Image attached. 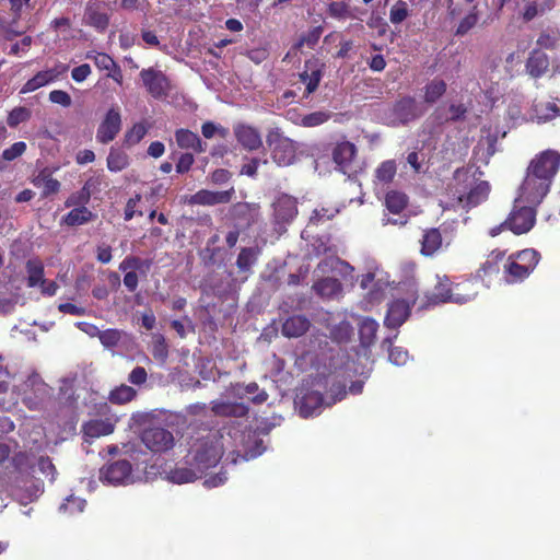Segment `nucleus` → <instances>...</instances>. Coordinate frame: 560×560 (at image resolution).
Wrapping results in <instances>:
<instances>
[{
	"label": "nucleus",
	"mask_w": 560,
	"mask_h": 560,
	"mask_svg": "<svg viewBox=\"0 0 560 560\" xmlns=\"http://www.w3.org/2000/svg\"><path fill=\"white\" fill-rule=\"evenodd\" d=\"M312 386L300 399L299 412L303 418L318 415L324 407H331L347 396L346 384L330 376H316Z\"/></svg>",
	"instance_id": "f257e3e1"
},
{
	"label": "nucleus",
	"mask_w": 560,
	"mask_h": 560,
	"mask_svg": "<svg viewBox=\"0 0 560 560\" xmlns=\"http://www.w3.org/2000/svg\"><path fill=\"white\" fill-rule=\"evenodd\" d=\"M222 436L218 433H210L198 439L187 455L186 463L196 467L201 475L208 469L217 466L223 455Z\"/></svg>",
	"instance_id": "f03ea898"
},
{
	"label": "nucleus",
	"mask_w": 560,
	"mask_h": 560,
	"mask_svg": "<svg viewBox=\"0 0 560 560\" xmlns=\"http://www.w3.org/2000/svg\"><path fill=\"white\" fill-rule=\"evenodd\" d=\"M540 254L534 248H526L509 256L504 264L505 279L509 283L526 279L537 267Z\"/></svg>",
	"instance_id": "7ed1b4c3"
},
{
	"label": "nucleus",
	"mask_w": 560,
	"mask_h": 560,
	"mask_svg": "<svg viewBox=\"0 0 560 560\" xmlns=\"http://www.w3.org/2000/svg\"><path fill=\"white\" fill-rule=\"evenodd\" d=\"M266 143L270 150L271 159L278 166H289L296 160V143L284 136L283 131L276 127L268 130Z\"/></svg>",
	"instance_id": "20e7f679"
},
{
	"label": "nucleus",
	"mask_w": 560,
	"mask_h": 560,
	"mask_svg": "<svg viewBox=\"0 0 560 560\" xmlns=\"http://www.w3.org/2000/svg\"><path fill=\"white\" fill-rule=\"evenodd\" d=\"M551 183L544 176L537 175V172L527 166L525 178L520 187V195L516 202H525L537 206L547 196Z\"/></svg>",
	"instance_id": "39448f33"
},
{
	"label": "nucleus",
	"mask_w": 560,
	"mask_h": 560,
	"mask_svg": "<svg viewBox=\"0 0 560 560\" xmlns=\"http://www.w3.org/2000/svg\"><path fill=\"white\" fill-rule=\"evenodd\" d=\"M515 203H517L515 201ZM536 222L535 206H517L515 205L508 219L503 222L506 229L516 235L529 232Z\"/></svg>",
	"instance_id": "423d86ee"
},
{
	"label": "nucleus",
	"mask_w": 560,
	"mask_h": 560,
	"mask_svg": "<svg viewBox=\"0 0 560 560\" xmlns=\"http://www.w3.org/2000/svg\"><path fill=\"white\" fill-rule=\"evenodd\" d=\"M528 166L535 170L537 175L552 183L560 167V153L555 150L542 151L535 155Z\"/></svg>",
	"instance_id": "0eeeda50"
},
{
	"label": "nucleus",
	"mask_w": 560,
	"mask_h": 560,
	"mask_svg": "<svg viewBox=\"0 0 560 560\" xmlns=\"http://www.w3.org/2000/svg\"><path fill=\"white\" fill-rule=\"evenodd\" d=\"M143 444L154 453H163L174 446V436L167 429L161 427L148 428L142 432Z\"/></svg>",
	"instance_id": "6e6552de"
},
{
	"label": "nucleus",
	"mask_w": 560,
	"mask_h": 560,
	"mask_svg": "<svg viewBox=\"0 0 560 560\" xmlns=\"http://www.w3.org/2000/svg\"><path fill=\"white\" fill-rule=\"evenodd\" d=\"M325 63L315 57L307 59L304 63V70L299 74L300 81L305 84L304 98L313 94L323 78Z\"/></svg>",
	"instance_id": "1a4fd4ad"
},
{
	"label": "nucleus",
	"mask_w": 560,
	"mask_h": 560,
	"mask_svg": "<svg viewBox=\"0 0 560 560\" xmlns=\"http://www.w3.org/2000/svg\"><path fill=\"white\" fill-rule=\"evenodd\" d=\"M118 419L114 416L104 419H90L82 423L81 433L84 442L92 443L93 440L109 435L114 432Z\"/></svg>",
	"instance_id": "9d476101"
},
{
	"label": "nucleus",
	"mask_w": 560,
	"mask_h": 560,
	"mask_svg": "<svg viewBox=\"0 0 560 560\" xmlns=\"http://www.w3.org/2000/svg\"><path fill=\"white\" fill-rule=\"evenodd\" d=\"M140 78L149 94L154 98H162L167 95L170 81L161 70L154 68L142 69Z\"/></svg>",
	"instance_id": "9b49d317"
},
{
	"label": "nucleus",
	"mask_w": 560,
	"mask_h": 560,
	"mask_svg": "<svg viewBox=\"0 0 560 560\" xmlns=\"http://www.w3.org/2000/svg\"><path fill=\"white\" fill-rule=\"evenodd\" d=\"M421 115L416 98L404 96L397 100L390 108L393 125H406Z\"/></svg>",
	"instance_id": "f8f14e48"
},
{
	"label": "nucleus",
	"mask_w": 560,
	"mask_h": 560,
	"mask_svg": "<svg viewBox=\"0 0 560 560\" xmlns=\"http://www.w3.org/2000/svg\"><path fill=\"white\" fill-rule=\"evenodd\" d=\"M121 129V115L118 107H112L105 114L96 131V140L106 144L113 141Z\"/></svg>",
	"instance_id": "ddd939ff"
},
{
	"label": "nucleus",
	"mask_w": 560,
	"mask_h": 560,
	"mask_svg": "<svg viewBox=\"0 0 560 560\" xmlns=\"http://www.w3.org/2000/svg\"><path fill=\"white\" fill-rule=\"evenodd\" d=\"M230 217L238 228L248 229L258 222L260 206L255 202H236L230 209Z\"/></svg>",
	"instance_id": "4468645a"
},
{
	"label": "nucleus",
	"mask_w": 560,
	"mask_h": 560,
	"mask_svg": "<svg viewBox=\"0 0 560 560\" xmlns=\"http://www.w3.org/2000/svg\"><path fill=\"white\" fill-rule=\"evenodd\" d=\"M132 466L127 459H119L104 466L100 470V478L110 485H121L131 476Z\"/></svg>",
	"instance_id": "2eb2a0df"
},
{
	"label": "nucleus",
	"mask_w": 560,
	"mask_h": 560,
	"mask_svg": "<svg viewBox=\"0 0 560 560\" xmlns=\"http://www.w3.org/2000/svg\"><path fill=\"white\" fill-rule=\"evenodd\" d=\"M234 194L235 190L233 187L223 191H211L208 189H200L190 197L189 203L199 206H214L219 203H228L232 200Z\"/></svg>",
	"instance_id": "dca6fc26"
},
{
	"label": "nucleus",
	"mask_w": 560,
	"mask_h": 560,
	"mask_svg": "<svg viewBox=\"0 0 560 560\" xmlns=\"http://www.w3.org/2000/svg\"><path fill=\"white\" fill-rule=\"evenodd\" d=\"M86 59L94 61V65L100 70L108 71L107 77L113 79L116 83L122 84L124 75L117 62L106 52L88 51Z\"/></svg>",
	"instance_id": "f3484780"
},
{
	"label": "nucleus",
	"mask_w": 560,
	"mask_h": 560,
	"mask_svg": "<svg viewBox=\"0 0 560 560\" xmlns=\"http://www.w3.org/2000/svg\"><path fill=\"white\" fill-rule=\"evenodd\" d=\"M273 214L276 222L289 223L298 214V201L287 194L280 195L273 202Z\"/></svg>",
	"instance_id": "a211bd4d"
},
{
	"label": "nucleus",
	"mask_w": 560,
	"mask_h": 560,
	"mask_svg": "<svg viewBox=\"0 0 560 560\" xmlns=\"http://www.w3.org/2000/svg\"><path fill=\"white\" fill-rule=\"evenodd\" d=\"M442 231L446 232L444 224L441 228H429L423 230L422 238L420 241V253L422 256L432 257L442 247L443 237Z\"/></svg>",
	"instance_id": "6ab92c4d"
},
{
	"label": "nucleus",
	"mask_w": 560,
	"mask_h": 560,
	"mask_svg": "<svg viewBox=\"0 0 560 560\" xmlns=\"http://www.w3.org/2000/svg\"><path fill=\"white\" fill-rule=\"evenodd\" d=\"M454 288V283L450 280L447 276H438L436 284L434 285V291L427 295V301L420 305V308L429 307L432 305H438L441 303H450V299H452V291Z\"/></svg>",
	"instance_id": "aec40b11"
},
{
	"label": "nucleus",
	"mask_w": 560,
	"mask_h": 560,
	"mask_svg": "<svg viewBox=\"0 0 560 560\" xmlns=\"http://www.w3.org/2000/svg\"><path fill=\"white\" fill-rule=\"evenodd\" d=\"M237 142L248 151H256L262 145L260 132L257 128L240 124L234 128Z\"/></svg>",
	"instance_id": "412c9836"
},
{
	"label": "nucleus",
	"mask_w": 560,
	"mask_h": 560,
	"mask_svg": "<svg viewBox=\"0 0 560 560\" xmlns=\"http://www.w3.org/2000/svg\"><path fill=\"white\" fill-rule=\"evenodd\" d=\"M410 315V304L405 300L393 301L387 310L384 324L388 328L400 327Z\"/></svg>",
	"instance_id": "4be33fe9"
},
{
	"label": "nucleus",
	"mask_w": 560,
	"mask_h": 560,
	"mask_svg": "<svg viewBox=\"0 0 560 560\" xmlns=\"http://www.w3.org/2000/svg\"><path fill=\"white\" fill-rule=\"evenodd\" d=\"M31 183L42 189L40 197L47 198L51 195H56L59 192L61 188V184L58 179L52 177V173L48 167H45L35 175Z\"/></svg>",
	"instance_id": "5701e85b"
},
{
	"label": "nucleus",
	"mask_w": 560,
	"mask_h": 560,
	"mask_svg": "<svg viewBox=\"0 0 560 560\" xmlns=\"http://www.w3.org/2000/svg\"><path fill=\"white\" fill-rule=\"evenodd\" d=\"M477 295L478 280L467 279L462 282L454 283L450 303L465 304L472 301Z\"/></svg>",
	"instance_id": "b1692460"
},
{
	"label": "nucleus",
	"mask_w": 560,
	"mask_h": 560,
	"mask_svg": "<svg viewBox=\"0 0 560 560\" xmlns=\"http://www.w3.org/2000/svg\"><path fill=\"white\" fill-rule=\"evenodd\" d=\"M355 145L350 141H342L335 145L332 150V160L343 173H347L355 158Z\"/></svg>",
	"instance_id": "393cba45"
},
{
	"label": "nucleus",
	"mask_w": 560,
	"mask_h": 560,
	"mask_svg": "<svg viewBox=\"0 0 560 560\" xmlns=\"http://www.w3.org/2000/svg\"><path fill=\"white\" fill-rule=\"evenodd\" d=\"M8 471H12V479L8 485H16L20 477L27 474L32 468L31 456L26 452H18L12 457L9 456Z\"/></svg>",
	"instance_id": "a878e982"
},
{
	"label": "nucleus",
	"mask_w": 560,
	"mask_h": 560,
	"mask_svg": "<svg viewBox=\"0 0 560 560\" xmlns=\"http://www.w3.org/2000/svg\"><path fill=\"white\" fill-rule=\"evenodd\" d=\"M175 140L180 149H191L196 153H202L207 150V144L200 139V137L185 128L177 129L175 131Z\"/></svg>",
	"instance_id": "bb28decb"
},
{
	"label": "nucleus",
	"mask_w": 560,
	"mask_h": 560,
	"mask_svg": "<svg viewBox=\"0 0 560 560\" xmlns=\"http://www.w3.org/2000/svg\"><path fill=\"white\" fill-rule=\"evenodd\" d=\"M211 411L220 417L241 418L248 415L249 408L242 402L213 400L211 401Z\"/></svg>",
	"instance_id": "cd10ccee"
},
{
	"label": "nucleus",
	"mask_w": 560,
	"mask_h": 560,
	"mask_svg": "<svg viewBox=\"0 0 560 560\" xmlns=\"http://www.w3.org/2000/svg\"><path fill=\"white\" fill-rule=\"evenodd\" d=\"M526 71L532 78L542 77L549 69V58L540 49L530 51L526 60Z\"/></svg>",
	"instance_id": "c85d7f7f"
},
{
	"label": "nucleus",
	"mask_w": 560,
	"mask_h": 560,
	"mask_svg": "<svg viewBox=\"0 0 560 560\" xmlns=\"http://www.w3.org/2000/svg\"><path fill=\"white\" fill-rule=\"evenodd\" d=\"M313 291L322 299H334L342 293V284L336 278H322L312 285Z\"/></svg>",
	"instance_id": "c756f323"
},
{
	"label": "nucleus",
	"mask_w": 560,
	"mask_h": 560,
	"mask_svg": "<svg viewBox=\"0 0 560 560\" xmlns=\"http://www.w3.org/2000/svg\"><path fill=\"white\" fill-rule=\"evenodd\" d=\"M311 323L304 315H293L282 324L281 332L289 338L303 336L310 329Z\"/></svg>",
	"instance_id": "7c9ffc66"
},
{
	"label": "nucleus",
	"mask_w": 560,
	"mask_h": 560,
	"mask_svg": "<svg viewBox=\"0 0 560 560\" xmlns=\"http://www.w3.org/2000/svg\"><path fill=\"white\" fill-rule=\"evenodd\" d=\"M533 115L538 122H546L560 116V107L550 101H536L533 105Z\"/></svg>",
	"instance_id": "2f4dec72"
},
{
	"label": "nucleus",
	"mask_w": 560,
	"mask_h": 560,
	"mask_svg": "<svg viewBox=\"0 0 560 560\" xmlns=\"http://www.w3.org/2000/svg\"><path fill=\"white\" fill-rule=\"evenodd\" d=\"M26 284L28 288H36L45 279V267L39 258H31L25 264Z\"/></svg>",
	"instance_id": "473e14b6"
},
{
	"label": "nucleus",
	"mask_w": 560,
	"mask_h": 560,
	"mask_svg": "<svg viewBox=\"0 0 560 560\" xmlns=\"http://www.w3.org/2000/svg\"><path fill=\"white\" fill-rule=\"evenodd\" d=\"M408 202V196L395 189L388 190L384 199L385 208L393 214H400L407 208Z\"/></svg>",
	"instance_id": "72a5a7b5"
},
{
	"label": "nucleus",
	"mask_w": 560,
	"mask_h": 560,
	"mask_svg": "<svg viewBox=\"0 0 560 560\" xmlns=\"http://www.w3.org/2000/svg\"><path fill=\"white\" fill-rule=\"evenodd\" d=\"M378 324L375 319L365 317L359 325L360 343L364 348L371 347L376 339Z\"/></svg>",
	"instance_id": "f704fd0d"
},
{
	"label": "nucleus",
	"mask_w": 560,
	"mask_h": 560,
	"mask_svg": "<svg viewBox=\"0 0 560 560\" xmlns=\"http://www.w3.org/2000/svg\"><path fill=\"white\" fill-rule=\"evenodd\" d=\"M490 192V185L488 182L481 180L470 188L466 197H459L462 202L468 207H475L487 199Z\"/></svg>",
	"instance_id": "c9c22d12"
},
{
	"label": "nucleus",
	"mask_w": 560,
	"mask_h": 560,
	"mask_svg": "<svg viewBox=\"0 0 560 560\" xmlns=\"http://www.w3.org/2000/svg\"><path fill=\"white\" fill-rule=\"evenodd\" d=\"M152 265H153L152 259H142L138 256L130 255V256L125 257L124 260L119 264V270L120 271L136 270L139 272L140 276L147 277Z\"/></svg>",
	"instance_id": "e433bc0d"
},
{
	"label": "nucleus",
	"mask_w": 560,
	"mask_h": 560,
	"mask_svg": "<svg viewBox=\"0 0 560 560\" xmlns=\"http://www.w3.org/2000/svg\"><path fill=\"white\" fill-rule=\"evenodd\" d=\"M447 84L444 80L434 78L424 86V102L428 104L436 103L446 92Z\"/></svg>",
	"instance_id": "4c0bfd02"
},
{
	"label": "nucleus",
	"mask_w": 560,
	"mask_h": 560,
	"mask_svg": "<svg viewBox=\"0 0 560 560\" xmlns=\"http://www.w3.org/2000/svg\"><path fill=\"white\" fill-rule=\"evenodd\" d=\"M95 214L86 207H74L63 217L65 224L69 226H77L92 221Z\"/></svg>",
	"instance_id": "58836bf2"
},
{
	"label": "nucleus",
	"mask_w": 560,
	"mask_h": 560,
	"mask_svg": "<svg viewBox=\"0 0 560 560\" xmlns=\"http://www.w3.org/2000/svg\"><path fill=\"white\" fill-rule=\"evenodd\" d=\"M504 257V252L492 250L489 258L478 269L476 278L483 280L485 277L498 275L500 271L499 261Z\"/></svg>",
	"instance_id": "ea45409f"
},
{
	"label": "nucleus",
	"mask_w": 560,
	"mask_h": 560,
	"mask_svg": "<svg viewBox=\"0 0 560 560\" xmlns=\"http://www.w3.org/2000/svg\"><path fill=\"white\" fill-rule=\"evenodd\" d=\"M202 475L199 472V470L190 466L189 467H175L172 469L168 474V478L172 482L175 483H187L192 482L197 479H199Z\"/></svg>",
	"instance_id": "a19ab883"
},
{
	"label": "nucleus",
	"mask_w": 560,
	"mask_h": 560,
	"mask_svg": "<svg viewBox=\"0 0 560 560\" xmlns=\"http://www.w3.org/2000/svg\"><path fill=\"white\" fill-rule=\"evenodd\" d=\"M259 248L257 247H243L236 259V266L241 271L247 272L256 264L259 256Z\"/></svg>",
	"instance_id": "79ce46f5"
},
{
	"label": "nucleus",
	"mask_w": 560,
	"mask_h": 560,
	"mask_svg": "<svg viewBox=\"0 0 560 560\" xmlns=\"http://www.w3.org/2000/svg\"><path fill=\"white\" fill-rule=\"evenodd\" d=\"M31 382L32 385L37 386L35 397L33 398L25 393L23 402L28 409L36 410L39 409L42 402L48 397V388L43 382L36 380H32Z\"/></svg>",
	"instance_id": "37998d69"
},
{
	"label": "nucleus",
	"mask_w": 560,
	"mask_h": 560,
	"mask_svg": "<svg viewBox=\"0 0 560 560\" xmlns=\"http://www.w3.org/2000/svg\"><path fill=\"white\" fill-rule=\"evenodd\" d=\"M137 396V390L128 385H120L109 392L108 399L112 404L124 405L133 400Z\"/></svg>",
	"instance_id": "c03bdc74"
},
{
	"label": "nucleus",
	"mask_w": 560,
	"mask_h": 560,
	"mask_svg": "<svg viewBox=\"0 0 560 560\" xmlns=\"http://www.w3.org/2000/svg\"><path fill=\"white\" fill-rule=\"evenodd\" d=\"M397 173V164L394 160L382 162L375 170L374 176L378 183L390 184Z\"/></svg>",
	"instance_id": "a18cd8bd"
},
{
	"label": "nucleus",
	"mask_w": 560,
	"mask_h": 560,
	"mask_svg": "<svg viewBox=\"0 0 560 560\" xmlns=\"http://www.w3.org/2000/svg\"><path fill=\"white\" fill-rule=\"evenodd\" d=\"M51 83V77L47 70L38 71L34 77L28 79L20 90L21 94L34 92L47 84Z\"/></svg>",
	"instance_id": "49530a36"
},
{
	"label": "nucleus",
	"mask_w": 560,
	"mask_h": 560,
	"mask_svg": "<svg viewBox=\"0 0 560 560\" xmlns=\"http://www.w3.org/2000/svg\"><path fill=\"white\" fill-rule=\"evenodd\" d=\"M129 165V156L122 150L112 148L107 156V167L110 172H120Z\"/></svg>",
	"instance_id": "de8ad7c7"
},
{
	"label": "nucleus",
	"mask_w": 560,
	"mask_h": 560,
	"mask_svg": "<svg viewBox=\"0 0 560 560\" xmlns=\"http://www.w3.org/2000/svg\"><path fill=\"white\" fill-rule=\"evenodd\" d=\"M148 127L143 122L135 124L128 129L124 137V143L127 147H132L139 143L147 135Z\"/></svg>",
	"instance_id": "09e8293b"
},
{
	"label": "nucleus",
	"mask_w": 560,
	"mask_h": 560,
	"mask_svg": "<svg viewBox=\"0 0 560 560\" xmlns=\"http://www.w3.org/2000/svg\"><path fill=\"white\" fill-rule=\"evenodd\" d=\"M32 117V112L27 107L18 106L9 112L7 117V124L11 128H16L20 124L26 122Z\"/></svg>",
	"instance_id": "8fccbe9b"
},
{
	"label": "nucleus",
	"mask_w": 560,
	"mask_h": 560,
	"mask_svg": "<svg viewBox=\"0 0 560 560\" xmlns=\"http://www.w3.org/2000/svg\"><path fill=\"white\" fill-rule=\"evenodd\" d=\"M91 199V190L86 183L79 191L71 194L65 201L67 208L70 207H85Z\"/></svg>",
	"instance_id": "3c124183"
},
{
	"label": "nucleus",
	"mask_w": 560,
	"mask_h": 560,
	"mask_svg": "<svg viewBox=\"0 0 560 560\" xmlns=\"http://www.w3.org/2000/svg\"><path fill=\"white\" fill-rule=\"evenodd\" d=\"M10 454V446L5 443H0V482L2 483L10 482L12 479V471H8Z\"/></svg>",
	"instance_id": "603ef678"
},
{
	"label": "nucleus",
	"mask_w": 560,
	"mask_h": 560,
	"mask_svg": "<svg viewBox=\"0 0 560 560\" xmlns=\"http://www.w3.org/2000/svg\"><path fill=\"white\" fill-rule=\"evenodd\" d=\"M86 22L90 26H93L100 32L107 28L109 24L108 15L105 12L98 10H89L86 12Z\"/></svg>",
	"instance_id": "864d4df0"
},
{
	"label": "nucleus",
	"mask_w": 560,
	"mask_h": 560,
	"mask_svg": "<svg viewBox=\"0 0 560 560\" xmlns=\"http://www.w3.org/2000/svg\"><path fill=\"white\" fill-rule=\"evenodd\" d=\"M409 5L404 0H398L389 10V21L393 24H400L409 16Z\"/></svg>",
	"instance_id": "5fc2aeb1"
},
{
	"label": "nucleus",
	"mask_w": 560,
	"mask_h": 560,
	"mask_svg": "<svg viewBox=\"0 0 560 560\" xmlns=\"http://www.w3.org/2000/svg\"><path fill=\"white\" fill-rule=\"evenodd\" d=\"M122 335L124 332L119 329L108 328L105 330H101L97 338L105 348L109 349L118 346Z\"/></svg>",
	"instance_id": "6e6d98bb"
},
{
	"label": "nucleus",
	"mask_w": 560,
	"mask_h": 560,
	"mask_svg": "<svg viewBox=\"0 0 560 560\" xmlns=\"http://www.w3.org/2000/svg\"><path fill=\"white\" fill-rule=\"evenodd\" d=\"M323 34V27L322 26H315L311 30H308L306 33H304L299 42L296 43V47L301 48L303 46H306L307 48H314L317 43L319 42V38Z\"/></svg>",
	"instance_id": "4d7b16f0"
},
{
	"label": "nucleus",
	"mask_w": 560,
	"mask_h": 560,
	"mask_svg": "<svg viewBox=\"0 0 560 560\" xmlns=\"http://www.w3.org/2000/svg\"><path fill=\"white\" fill-rule=\"evenodd\" d=\"M330 117H331V114L329 112H324V110L313 112V113L307 114L302 117L301 126L307 127V128L317 127V126L323 125L326 121H328L330 119Z\"/></svg>",
	"instance_id": "13d9d810"
},
{
	"label": "nucleus",
	"mask_w": 560,
	"mask_h": 560,
	"mask_svg": "<svg viewBox=\"0 0 560 560\" xmlns=\"http://www.w3.org/2000/svg\"><path fill=\"white\" fill-rule=\"evenodd\" d=\"M339 212V209L334 207H322L315 209L310 218V224L318 225L325 221L334 219Z\"/></svg>",
	"instance_id": "bf43d9fd"
},
{
	"label": "nucleus",
	"mask_w": 560,
	"mask_h": 560,
	"mask_svg": "<svg viewBox=\"0 0 560 560\" xmlns=\"http://www.w3.org/2000/svg\"><path fill=\"white\" fill-rule=\"evenodd\" d=\"M383 343H389L388 359L389 361L398 366L405 365L408 362V351L401 347H393L390 338H386Z\"/></svg>",
	"instance_id": "052dcab7"
},
{
	"label": "nucleus",
	"mask_w": 560,
	"mask_h": 560,
	"mask_svg": "<svg viewBox=\"0 0 560 560\" xmlns=\"http://www.w3.org/2000/svg\"><path fill=\"white\" fill-rule=\"evenodd\" d=\"M151 353L155 360L164 362L168 357V348L165 338L162 335L155 336Z\"/></svg>",
	"instance_id": "680f3d73"
},
{
	"label": "nucleus",
	"mask_w": 560,
	"mask_h": 560,
	"mask_svg": "<svg viewBox=\"0 0 560 560\" xmlns=\"http://www.w3.org/2000/svg\"><path fill=\"white\" fill-rule=\"evenodd\" d=\"M243 388H244L245 394L254 395L250 398V401L254 405H261V404L266 402L269 397V395L267 394L266 390L259 389V386L256 382H250V383L246 384Z\"/></svg>",
	"instance_id": "e2e57ef3"
},
{
	"label": "nucleus",
	"mask_w": 560,
	"mask_h": 560,
	"mask_svg": "<svg viewBox=\"0 0 560 560\" xmlns=\"http://www.w3.org/2000/svg\"><path fill=\"white\" fill-rule=\"evenodd\" d=\"M327 14L338 20L346 19L349 15V5L343 1H332L327 7Z\"/></svg>",
	"instance_id": "0e129e2a"
},
{
	"label": "nucleus",
	"mask_w": 560,
	"mask_h": 560,
	"mask_svg": "<svg viewBox=\"0 0 560 560\" xmlns=\"http://www.w3.org/2000/svg\"><path fill=\"white\" fill-rule=\"evenodd\" d=\"M352 335V327L348 322H341L331 330V336L339 342H346L350 340Z\"/></svg>",
	"instance_id": "69168bd1"
},
{
	"label": "nucleus",
	"mask_w": 560,
	"mask_h": 560,
	"mask_svg": "<svg viewBox=\"0 0 560 560\" xmlns=\"http://www.w3.org/2000/svg\"><path fill=\"white\" fill-rule=\"evenodd\" d=\"M26 151V143L23 141L14 142L11 147L2 152V159L5 161H13L21 156Z\"/></svg>",
	"instance_id": "338daca9"
},
{
	"label": "nucleus",
	"mask_w": 560,
	"mask_h": 560,
	"mask_svg": "<svg viewBox=\"0 0 560 560\" xmlns=\"http://www.w3.org/2000/svg\"><path fill=\"white\" fill-rule=\"evenodd\" d=\"M85 505L86 501L84 499L71 495L67 499V502L61 505V509L72 514L83 512Z\"/></svg>",
	"instance_id": "774afa93"
}]
</instances>
